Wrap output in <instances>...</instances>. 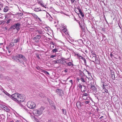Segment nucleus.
I'll return each instance as SVG.
<instances>
[{"label": "nucleus", "instance_id": "obj_45", "mask_svg": "<svg viewBox=\"0 0 122 122\" xmlns=\"http://www.w3.org/2000/svg\"><path fill=\"white\" fill-rule=\"evenodd\" d=\"M36 68L39 71H40V70H41L42 71H43V70H42L40 68V67L39 66H37L36 67Z\"/></svg>", "mask_w": 122, "mask_h": 122}, {"label": "nucleus", "instance_id": "obj_18", "mask_svg": "<svg viewBox=\"0 0 122 122\" xmlns=\"http://www.w3.org/2000/svg\"><path fill=\"white\" fill-rule=\"evenodd\" d=\"M101 94L100 93H98L95 95V96L97 97V99H98L99 98H100L99 96H101Z\"/></svg>", "mask_w": 122, "mask_h": 122}, {"label": "nucleus", "instance_id": "obj_8", "mask_svg": "<svg viewBox=\"0 0 122 122\" xmlns=\"http://www.w3.org/2000/svg\"><path fill=\"white\" fill-rule=\"evenodd\" d=\"M12 41H13L14 43H17L19 42L20 41V37H18L17 38L13 39Z\"/></svg>", "mask_w": 122, "mask_h": 122}, {"label": "nucleus", "instance_id": "obj_15", "mask_svg": "<svg viewBox=\"0 0 122 122\" xmlns=\"http://www.w3.org/2000/svg\"><path fill=\"white\" fill-rule=\"evenodd\" d=\"M9 8L8 6H5L3 9V11L5 12H7L8 11Z\"/></svg>", "mask_w": 122, "mask_h": 122}, {"label": "nucleus", "instance_id": "obj_10", "mask_svg": "<svg viewBox=\"0 0 122 122\" xmlns=\"http://www.w3.org/2000/svg\"><path fill=\"white\" fill-rule=\"evenodd\" d=\"M86 86L84 85H82V89H81V91L82 92H84L86 90Z\"/></svg>", "mask_w": 122, "mask_h": 122}, {"label": "nucleus", "instance_id": "obj_32", "mask_svg": "<svg viewBox=\"0 0 122 122\" xmlns=\"http://www.w3.org/2000/svg\"><path fill=\"white\" fill-rule=\"evenodd\" d=\"M32 15L35 18L37 19L38 17L35 14H32Z\"/></svg>", "mask_w": 122, "mask_h": 122}, {"label": "nucleus", "instance_id": "obj_21", "mask_svg": "<svg viewBox=\"0 0 122 122\" xmlns=\"http://www.w3.org/2000/svg\"><path fill=\"white\" fill-rule=\"evenodd\" d=\"M65 60H66V59H65L63 58H62V64L65 65V64H66V63H67L65 61Z\"/></svg>", "mask_w": 122, "mask_h": 122}, {"label": "nucleus", "instance_id": "obj_39", "mask_svg": "<svg viewBox=\"0 0 122 122\" xmlns=\"http://www.w3.org/2000/svg\"><path fill=\"white\" fill-rule=\"evenodd\" d=\"M82 60L84 61V63L85 64V65L86 66V59L85 58H84Z\"/></svg>", "mask_w": 122, "mask_h": 122}, {"label": "nucleus", "instance_id": "obj_13", "mask_svg": "<svg viewBox=\"0 0 122 122\" xmlns=\"http://www.w3.org/2000/svg\"><path fill=\"white\" fill-rule=\"evenodd\" d=\"M3 107V108L7 112H10V109L6 106H4Z\"/></svg>", "mask_w": 122, "mask_h": 122}, {"label": "nucleus", "instance_id": "obj_30", "mask_svg": "<svg viewBox=\"0 0 122 122\" xmlns=\"http://www.w3.org/2000/svg\"><path fill=\"white\" fill-rule=\"evenodd\" d=\"M77 42L79 43V44H81V43H83L82 40L81 39H79L78 41H77Z\"/></svg>", "mask_w": 122, "mask_h": 122}, {"label": "nucleus", "instance_id": "obj_28", "mask_svg": "<svg viewBox=\"0 0 122 122\" xmlns=\"http://www.w3.org/2000/svg\"><path fill=\"white\" fill-rule=\"evenodd\" d=\"M43 72L47 75H49L50 74L46 70H43Z\"/></svg>", "mask_w": 122, "mask_h": 122}, {"label": "nucleus", "instance_id": "obj_64", "mask_svg": "<svg viewBox=\"0 0 122 122\" xmlns=\"http://www.w3.org/2000/svg\"><path fill=\"white\" fill-rule=\"evenodd\" d=\"M79 80H80V78H77L76 80L77 81H79Z\"/></svg>", "mask_w": 122, "mask_h": 122}, {"label": "nucleus", "instance_id": "obj_60", "mask_svg": "<svg viewBox=\"0 0 122 122\" xmlns=\"http://www.w3.org/2000/svg\"><path fill=\"white\" fill-rule=\"evenodd\" d=\"M53 122V120H48V122Z\"/></svg>", "mask_w": 122, "mask_h": 122}, {"label": "nucleus", "instance_id": "obj_23", "mask_svg": "<svg viewBox=\"0 0 122 122\" xmlns=\"http://www.w3.org/2000/svg\"><path fill=\"white\" fill-rule=\"evenodd\" d=\"M91 53L92 55H93V56L92 57V58H96V55L93 51H92L91 52Z\"/></svg>", "mask_w": 122, "mask_h": 122}, {"label": "nucleus", "instance_id": "obj_4", "mask_svg": "<svg viewBox=\"0 0 122 122\" xmlns=\"http://www.w3.org/2000/svg\"><path fill=\"white\" fill-rule=\"evenodd\" d=\"M27 107L31 109H33L35 107L36 105L35 103L31 101L28 102L27 104Z\"/></svg>", "mask_w": 122, "mask_h": 122}, {"label": "nucleus", "instance_id": "obj_61", "mask_svg": "<svg viewBox=\"0 0 122 122\" xmlns=\"http://www.w3.org/2000/svg\"><path fill=\"white\" fill-rule=\"evenodd\" d=\"M11 49H10L9 50H8V51L9 53H10L11 52Z\"/></svg>", "mask_w": 122, "mask_h": 122}, {"label": "nucleus", "instance_id": "obj_27", "mask_svg": "<svg viewBox=\"0 0 122 122\" xmlns=\"http://www.w3.org/2000/svg\"><path fill=\"white\" fill-rule=\"evenodd\" d=\"M71 4H76V0H70Z\"/></svg>", "mask_w": 122, "mask_h": 122}, {"label": "nucleus", "instance_id": "obj_35", "mask_svg": "<svg viewBox=\"0 0 122 122\" xmlns=\"http://www.w3.org/2000/svg\"><path fill=\"white\" fill-rule=\"evenodd\" d=\"M62 112H63V113L64 114L66 115V110L65 109H62Z\"/></svg>", "mask_w": 122, "mask_h": 122}, {"label": "nucleus", "instance_id": "obj_51", "mask_svg": "<svg viewBox=\"0 0 122 122\" xmlns=\"http://www.w3.org/2000/svg\"><path fill=\"white\" fill-rule=\"evenodd\" d=\"M68 69L66 68H65V70H64V71L65 72V73H66L68 71Z\"/></svg>", "mask_w": 122, "mask_h": 122}, {"label": "nucleus", "instance_id": "obj_29", "mask_svg": "<svg viewBox=\"0 0 122 122\" xmlns=\"http://www.w3.org/2000/svg\"><path fill=\"white\" fill-rule=\"evenodd\" d=\"M106 79L105 78H103L101 79V81L102 84L106 81Z\"/></svg>", "mask_w": 122, "mask_h": 122}, {"label": "nucleus", "instance_id": "obj_14", "mask_svg": "<svg viewBox=\"0 0 122 122\" xmlns=\"http://www.w3.org/2000/svg\"><path fill=\"white\" fill-rule=\"evenodd\" d=\"M20 106L22 107L23 108H24L26 111L28 112V110L27 109V108L25 107V106L23 105L21 103L19 104Z\"/></svg>", "mask_w": 122, "mask_h": 122}, {"label": "nucleus", "instance_id": "obj_26", "mask_svg": "<svg viewBox=\"0 0 122 122\" xmlns=\"http://www.w3.org/2000/svg\"><path fill=\"white\" fill-rule=\"evenodd\" d=\"M10 28L12 29H16V26L15 24H14L13 25L11 26L10 27Z\"/></svg>", "mask_w": 122, "mask_h": 122}, {"label": "nucleus", "instance_id": "obj_36", "mask_svg": "<svg viewBox=\"0 0 122 122\" xmlns=\"http://www.w3.org/2000/svg\"><path fill=\"white\" fill-rule=\"evenodd\" d=\"M62 28H63V29H62V30L63 31V32H64L65 34L66 32L67 31V30L66 28H64L63 27H62Z\"/></svg>", "mask_w": 122, "mask_h": 122}, {"label": "nucleus", "instance_id": "obj_48", "mask_svg": "<svg viewBox=\"0 0 122 122\" xmlns=\"http://www.w3.org/2000/svg\"><path fill=\"white\" fill-rule=\"evenodd\" d=\"M106 88H105V89H103L104 90V91L105 92H106V93H107L108 92V90L106 89Z\"/></svg>", "mask_w": 122, "mask_h": 122}, {"label": "nucleus", "instance_id": "obj_6", "mask_svg": "<svg viewBox=\"0 0 122 122\" xmlns=\"http://www.w3.org/2000/svg\"><path fill=\"white\" fill-rule=\"evenodd\" d=\"M56 93L60 96H61L64 94L62 90L60 89H57L56 90Z\"/></svg>", "mask_w": 122, "mask_h": 122}, {"label": "nucleus", "instance_id": "obj_58", "mask_svg": "<svg viewBox=\"0 0 122 122\" xmlns=\"http://www.w3.org/2000/svg\"><path fill=\"white\" fill-rule=\"evenodd\" d=\"M6 49L7 50H9L10 49V47H9V46H8V47L7 46L6 47Z\"/></svg>", "mask_w": 122, "mask_h": 122}, {"label": "nucleus", "instance_id": "obj_22", "mask_svg": "<svg viewBox=\"0 0 122 122\" xmlns=\"http://www.w3.org/2000/svg\"><path fill=\"white\" fill-rule=\"evenodd\" d=\"M119 20H118V21L115 22L116 25H117H117L119 26V27H120V28H121V27L120 26V25L121 24L119 21Z\"/></svg>", "mask_w": 122, "mask_h": 122}, {"label": "nucleus", "instance_id": "obj_31", "mask_svg": "<svg viewBox=\"0 0 122 122\" xmlns=\"http://www.w3.org/2000/svg\"><path fill=\"white\" fill-rule=\"evenodd\" d=\"M80 80L83 82H85L86 81H85V79L83 78L82 77H80Z\"/></svg>", "mask_w": 122, "mask_h": 122}, {"label": "nucleus", "instance_id": "obj_20", "mask_svg": "<svg viewBox=\"0 0 122 122\" xmlns=\"http://www.w3.org/2000/svg\"><path fill=\"white\" fill-rule=\"evenodd\" d=\"M14 43L13 42H10L9 46V47H10V48H12L14 46Z\"/></svg>", "mask_w": 122, "mask_h": 122}, {"label": "nucleus", "instance_id": "obj_19", "mask_svg": "<svg viewBox=\"0 0 122 122\" xmlns=\"http://www.w3.org/2000/svg\"><path fill=\"white\" fill-rule=\"evenodd\" d=\"M76 106L78 107H81L82 105L80 102H77L76 104Z\"/></svg>", "mask_w": 122, "mask_h": 122}, {"label": "nucleus", "instance_id": "obj_37", "mask_svg": "<svg viewBox=\"0 0 122 122\" xmlns=\"http://www.w3.org/2000/svg\"><path fill=\"white\" fill-rule=\"evenodd\" d=\"M3 5L2 4H0V10L3 9Z\"/></svg>", "mask_w": 122, "mask_h": 122}, {"label": "nucleus", "instance_id": "obj_54", "mask_svg": "<svg viewBox=\"0 0 122 122\" xmlns=\"http://www.w3.org/2000/svg\"><path fill=\"white\" fill-rule=\"evenodd\" d=\"M79 57H80V58H80V59H81L82 60L84 58V57L81 56H80Z\"/></svg>", "mask_w": 122, "mask_h": 122}, {"label": "nucleus", "instance_id": "obj_59", "mask_svg": "<svg viewBox=\"0 0 122 122\" xmlns=\"http://www.w3.org/2000/svg\"><path fill=\"white\" fill-rule=\"evenodd\" d=\"M55 55H51V56L50 57L51 58H53L54 57H55Z\"/></svg>", "mask_w": 122, "mask_h": 122}, {"label": "nucleus", "instance_id": "obj_3", "mask_svg": "<svg viewBox=\"0 0 122 122\" xmlns=\"http://www.w3.org/2000/svg\"><path fill=\"white\" fill-rule=\"evenodd\" d=\"M45 108L43 107H41L38 109L35 110L33 111L34 113L37 116H38L41 114L43 112V110Z\"/></svg>", "mask_w": 122, "mask_h": 122}, {"label": "nucleus", "instance_id": "obj_63", "mask_svg": "<svg viewBox=\"0 0 122 122\" xmlns=\"http://www.w3.org/2000/svg\"><path fill=\"white\" fill-rule=\"evenodd\" d=\"M104 117L103 116H102L100 118V119H102V120H104V119L103 118Z\"/></svg>", "mask_w": 122, "mask_h": 122}, {"label": "nucleus", "instance_id": "obj_52", "mask_svg": "<svg viewBox=\"0 0 122 122\" xmlns=\"http://www.w3.org/2000/svg\"><path fill=\"white\" fill-rule=\"evenodd\" d=\"M82 97L83 99L84 100H86L87 99V97H84V96H82Z\"/></svg>", "mask_w": 122, "mask_h": 122}, {"label": "nucleus", "instance_id": "obj_33", "mask_svg": "<svg viewBox=\"0 0 122 122\" xmlns=\"http://www.w3.org/2000/svg\"><path fill=\"white\" fill-rule=\"evenodd\" d=\"M37 38L38 39H40L41 38V36L40 35H38L36 36V38H34V39L36 38V39Z\"/></svg>", "mask_w": 122, "mask_h": 122}, {"label": "nucleus", "instance_id": "obj_46", "mask_svg": "<svg viewBox=\"0 0 122 122\" xmlns=\"http://www.w3.org/2000/svg\"><path fill=\"white\" fill-rule=\"evenodd\" d=\"M18 15L19 16H22L23 15V14L22 13H18Z\"/></svg>", "mask_w": 122, "mask_h": 122}, {"label": "nucleus", "instance_id": "obj_7", "mask_svg": "<svg viewBox=\"0 0 122 122\" xmlns=\"http://www.w3.org/2000/svg\"><path fill=\"white\" fill-rule=\"evenodd\" d=\"M110 70L111 71V78L113 80H114V69L112 70L111 69H110Z\"/></svg>", "mask_w": 122, "mask_h": 122}, {"label": "nucleus", "instance_id": "obj_17", "mask_svg": "<svg viewBox=\"0 0 122 122\" xmlns=\"http://www.w3.org/2000/svg\"><path fill=\"white\" fill-rule=\"evenodd\" d=\"M34 10L36 12L41 11V8H34Z\"/></svg>", "mask_w": 122, "mask_h": 122}, {"label": "nucleus", "instance_id": "obj_24", "mask_svg": "<svg viewBox=\"0 0 122 122\" xmlns=\"http://www.w3.org/2000/svg\"><path fill=\"white\" fill-rule=\"evenodd\" d=\"M80 27L82 31L83 32H84L85 31L84 28L85 26L84 25H82Z\"/></svg>", "mask_w": 122, "mask_h": 122}, {"label": "nucleus", "instance_id": "obj_41", "mask_svg": "<svg viewBox=\"0 0 122 122\" xmlns=\"http://www.w3.org/2000/svg\"><path fill=\"white\" fill-rule=\"evenodd\" d=\"M12 20L11 19H9L8 20H7V21L6 22V23L7 24H8L10 23V21H11Z\"/></svg>", "mask_w": 122, "mask_h": 122}, {"label": "nucleus", "instance_id": "obj_57", "mask_svg": "<svg viewBox=\"0 0 122 122\" xmlns=\"http://www.w3.org/2000/svg\"><path fill=\"white\" fill-rule=\"evenodd\" d=\"M75 55H76L78 57V58H80L79 56H81L79 55L80 54H76Z\"/></svg>", "mask_w": 122, "mask_h": 122}, {"label": "nucleus", "instance_id": "obj_5", "mask_svg": "<svg viewBox=\"0 0 122 122\" xmlns=\"http://www.w3.org/2000/svg\"><path fill=\"white\" fill-rule=\"evenodd\" d=\"M87 87L88 88H90L93 91L95 92L97 91V88L94 85H93L91 83L88 84L87 85Z\"/></svg>", "mask_w": 122, "mask_h": 122}, {"label": "nucleus", "instance_id": "obj_55", "mask_svg": "<svg viewBox=\"0 0 122 122\" xmlns=\"http://www.w3.org/2000/svg\"><path fill=\"white\" fill-rule=\"evenodd\" d=\"M89 102L90 101H86L85 102L86 104H88L89 103Z\"/></svg>", "mask_w": 122, "mask_h": 122}, {"label": "nucleus", "instance_id": "obj_11", "mask_svg": "<svg viewBox=\"0 0 122 122\" xmlns=\"http://www.w3.org/2000/svg\"><path fill=\"white\" fill-rule=\"evenodd\" d=\"M77 9L78 10L79 12L80 13V14L81 15V16L83 17L84 16V15L83 13L82 12L81 9H80V8H78Z\"/></svg>", "mask_w": 122, "mask_h": 122}, {"label": "nucleus", "instance_id": "obj_62", "mask_svg": "<svg viewBox=\"0 0 122 122\" xmlns=\"http://www.w3.org/2000/svg\"><path fill=\"white\" fill-rule=\"evenodd\" d=\"M37 19H38L40 21V22H41L42 21L41 20L39 17H38Z\"/></svg>", "mask_w": 122, "mask_h": 122}, {"label": "nucleus", "instance_id": "obj_16", "mask_svg": "<svg viewBox=\"0 0 122 122\" xmlns=\"http://www.w3.org/2000/svg\"><path fill=\"white\" fill-rule=\"evenodd\" d=\"M66 64L67 65L69 66H71V67L73 66L74 65L71 62H69L68 63H66Z\"/></svg>", "mask_w": 122, "mask_h": 122}, {"label": "nucleus", "instance_id": "obj_44", "mask_svg": "<svg viewBox=\"0 0 122 122\" xmlns=\"http://www.w3.org/2000/svg\"><path fill=\"white\" fill-rule=\"evenodd\" d=\"M36 57L38 58V59H41V58L39 56V54L38 53L36 54Z\"/></svg>", "mask_w": 122, "mask_h": 122}, {"label": "nucleus", "instance_id": "obj_49", "mask_svg": "<svg viewBox=\"0 0 122 122\" xmlns=\"http://www.w3.org/2000/svg\"><path fill=\"white\" fill-rule=\"evenodd\" d=\"M53 62L55 64L58 63V61H57V60L55 61H53Z\"/></svg>", "mask_w": 122, "mask_h": 122}, {"label": "nucleus", "instance_id": "obj_43", "mask_svg": "<svg viewBox=\"0 0 122 122\" xmlns=\"http://www.w3.org/2000/svg\"><path fill=\"white\" fill-rule=\"evenodd\" d=\"M83 96H84V97H87V96H88V94L87 93H84L83 94Z\"/></svg>", "mask_w": 122, "mask_h": 122}, {"label": "nucleus", "instance_id": "obj_1", "mask_svg": "<svg viewBox=\"0 0 122 122\" xmlns=\"http://www.w3.org/2000/svg\"><path fill=\"white\" fill-rule=\"evenodd\" d=\"M4 92L7 95L18 103L23 102L25 100L24 96L20 94L16 93L11 95L5 90H4Z\"/></svg>", "mask_w": 122, "mask_h": 122}, {"label": "nucleus", "instance_id": "obj_34", "mask_svg": "<svg viewBox=\"0 0 122 122\" xmlns=\"http://www.w3.org/2000/svg\"><path fill=\"white\" fill-rule=\"evenodd\" d=\"M36 32L38 33L42 34V31L40 30H37L36 31Z\"/></svg>", "mask_w": 122, "mask_h": 122}, {"label": "nucleus", "instance_id": "obj_47", "mask_svg": "<svg viewBox=\"0 0 122 122\" xmlns=\"http://www.w3.org/2000/svg\"><path fill=\"white\" fill-rule=\"evenodd\" d=\"M82 86L81 84H79L78 85V87L80 88L81 89H82Z\"/></svg>", "mask_w": 122, "mask_h": 122}, {"label": "nucleus", "instance_id": "obj_38", "mask_svg": "<svg viewBox=\"0 0 122 122\" xmlns=\"http://www.w3.org/2000/svg\"><path fill=\"white\" fill-rule=\"evenodd\" d=\"M39 4H40V5L41 6L45 8H46V7L42 3L39 2Z\"/></svg>", "mask_w": 122, "mask_h": 122}, {"label": "nucleus", "instance_id": "obj_56", "mask_svg": "<svg viewBox=\"0 0 122 122\" xmlns=\"http://www.w3.org/2000/svg\"><path fill=\"white\" fill-rule=\"evenodd\" d=\"M69 82H71V85H72L73 84V81L72 80H71L69 81Z\"/></svg>", "mask_w": 122, "mask_h": 122}, {"label": "nucleus", "instance_id": "obj_40", "mask_svg": "<svg viewBox=\"0 0 122 122\" xmlns=\"http://www.w3.org/2000/svg\"><path fill=\"white\" fill-rule=\"evenodd\" d=\"M57 51H58L57 49H56V48L53 49L52 50V51L54 53H56Z\"/></svg>", "mask_w": 122, "mask_h": 122}, {"label": "nucleus", "instance_id": "obj_9", "mask_svg": "<svg viewBox=\"0 0 122 122\" xmlns=\"http://www.w3.org/2000/svg\"><path fill=\"white\" fill-rule=\"evenodd\" d=\"M15 25L16 29L17 30V31H18L20 28V26L21 25L20 23H18L15 24Z\"/></svg>", "mask_w": 122, "mask_h": 122}, {"label": "nucleus", "instance_id": "obj_2", "mask_svg": "<svg viewBox=\"0 0 122 122\" xmlns=\"http://www.w3.org/2000/svg\"><path fill=\"white\" fill-rule=\"evenodd\" d=\"M12 58L18 63H20L23 65H24V62H27V59L25 56L21 54H19L16 56L12 57Z\"/></svg>", "mask_w": 122, "mask_h": 122}, {"label": "nucleus", "instance_id": "obj_53", "mask_svg": "<svg viewBox=\"0 0 122 122\" xmlns=\"http://www.w3.org/2000/svg\"><path fill=\"white\" fill-rule=\"evenodd\" d=\"M110 55L111 57H113L114 55H113L112 52L111 53Z\"/></svg>", "mask_w": 122, "mask_h": 122}, {"label": "nucleus", "instance_id": "obj_42", "mask_svg": "<svg viewBox=\"0 0 122 122\" xmlns=\"http://www.w3.org/2000/svg\"><path fill=\"white\" fill-rule=\"evenodd\" d=\"M94 59H95V61L97 62V63H99L100 61L98 60V59H96V58H94Z\"/></svg>", "mask_w": 122, "mask_h": 122}, {"label": "nucleus", "instance_id": "obj_25", "mask_svg": "<svg viewBox=\"0 0 122 122\" xmlns=\"http://www.w3.org/2000/svg\"><path fill=\"white\" fill-rule=\"evenodd\" d=\"M61 58L60 59H59L57 60V61L58 63L62 64V58Z\"/></svg>", "mask_w": 122, "mask_h": 122}, {"label": "nucleus", "instance_id": "obj_50", "mask_svg": "<svg viewBox=\"0 0 122 122\" xmlns=\"http://www.w3.org/2000/svg\"><path fill=\"white\" fill-rule=\"evenodd\" d=\"M53 19V18H52V17H51L50 18H49V20L50 21H52V19Z\"/></svg>", "mask_w": 122, "mask_h": 122}, {"label": "nucleus", "instance_id": "obj_12", "mask_svg": "<svg viewBox=\"0 0 122 122\" xmlns=\"http://www.w3.org/2000/svg\"><path fill=\"white\" fill-rule=\"evenodd\" d=\"M102 85V88L103 89H105L106 88V86H108V84L107 83V81L103 83Z\"/></svg>", "mask_w": 122, "mask_h": 122}]
</instances>
